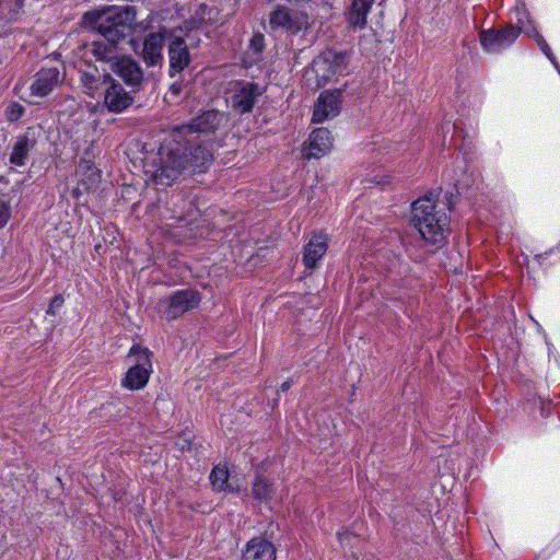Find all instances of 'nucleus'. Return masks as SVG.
Returning a JSON list of instances; mask_svg holds the SVG:
<instances>
[{"instance_id":"1","label":"nucleus","mask_w":560,"mask_h":560,"mask_svg":"<svg viewBox=\"0 0 560 560\" xmlns=\"http://www.w3.org/2000/svg\"><path fill=\"white\" fill-rule=\"evenodd\" d=\"M82 23L84 27L97 31L104 37L92 44V54L98 60L114 66V61L119 59L115 51L116 45L126 38L128 31L136 23V10L127 5L92 11L84 14Z\"/></svg>"},{"instance_id":"2","label":"nucleus","mask_w":560,"mask_h":560,"mask_svg":"<svg viewBox=\"0 0 560 560\" xmlns=\"http://www.w3.org/2000/svg\"><path fill=\"white\" fill-rule=\"evenodd\" d=\"M438 195L428 192L412 203V222L429 243L441 245L445 241L448 218L438 209Z\"/></svg>"},{"instance_id":"3","label":"nucleus","mask_w":560,"mask_h":560,"mask_svg":"<svg viewBox=\"0 0 560 560\" xmlns=\"http://www.w3.org/2000/svg\"><path fill=\"white\" fill-rule=\"evenodd\" d=\"M187 148L177 142L163 144L147 165L145 173L158 184L168 186L189 174Z\"/></svg>"},{"instance_id":"4","label":"nucleus","mask_w":560,"mask_h":560,"mask_svg":"<svg viewBox=\"0 0 560 560\" xmlns=\"http://www.w3.org/2000/svg\"><path fill=\"white\" fill-rule=\"evenodd\" d=\"M152 352L139 345L131 347L128 358L133 361L121 381V386L129 390L142 389L149 382L152 373Z\"/></svg>"},{"instance_id":"5","label":"nucleus","mask_w":560,"mask_h":560,"mask_svg":"<svg viewBox=\"0 0 560 560\" xmlns=\"http://www.w3.org/2000/svg\"><path fill=\"white\" fill-rule=\"evenodd\" d=\"M201 295L196 290H179L172 295L160 300L159 312L168 320L176 319L183 314L196 308Z\"/></svg>"},{"instance_id":"6","label":"nucleus","mask_w":560,"mask_h":560,"mask_svg":"<svg viewBox=\"0 0 560 560\" xmlns=\"http://www.w3.org/2000/svg\"><path fill=\"white\" fill-rule=\"evenodd\" d=\"M347 65L346 52L327 50L313 61L312 72L317 77L318 84H322L334 75L341 74L347 69Z\"/></svg>"},{"instance_id":"7","label":"nucleus","mask_w":560,"mask_h":560,"mask_svg":"<svg viewBox=\"0 0 560 560\" xmlns=\"http://www.w3.org/2000/svg\"><path fill=\"white\" fill-rule=\"evenodd\" d=\"M101 94L104 96V104L106 108L114 113L125 110L133 102L132 96L126 92L119 83L115 82L109 74L103 75L98 95Z\"/></svg>"},{"instance_id":"8","label":"nucleus","mask_w":560,"mask_h":560,"mask_svg":"<svg viewBox=\"0 0 560 560\" xmlns=\"http://www.w3.org/2000/svg\"><path fill=\"white\" fill-rule=\"evenodd\" d=\"M521 30L513 25H508L502 30L490 28L481 31L479 34L480 43L488 52H499L512 45L518 37Z\"/></svg>"},{"instance_id":"9","label":"nucleus","mask_w":560,"mask_h":560,"mask_svg":"<svg viewBox=\"0 0 560 560\" xmlns=\"http://www.w3.org/2000/svg\"><path fill=\"white\" fill-rule=\"evenodd\" d=\"M261 94L258 85L253 83H236L230 96L231 106L240 114L250 112L257 96Z\"/></svg>"},{"instance_id":"10","label":"nucleus","mask_w":560,"mask_h":560,"mask_svg":"<svg viewBox=\"0 0 560 560\" xmlns=\"http://www.w3.org/2000/svg\"><path fill=\"white\" fill-rule=\"evenodd\" d=\"M340 104V91L323 92L314 105L313 122H323L325 119L336 117L339 114Z\"/></svg>"},{"instance_id":"11","label":"nucleus","mask_w":560,"mask_h":560,"mask_svg":"<svg viewBox=\"0 0 560 560\" xmlns=\"http://www.w3.org/2000/svg\"><path fill=\"white\" fill-rule=\"evenodd\" d=\"M332 148V138L330 131L326 128L315 129L308 142L304 143L302 148V156L304 159H319L327 154Z\"/></svg>"},{"instance_id":"12","label":"nucleus","mask_w":560,"mask_h":560,"mask_svg":"<svg viewBox=\"0 0 560 560\" xmlns=\"http://www.w3.org/2000/svg\"><path fill=\"white\" fill-rule=\"evenodd\" d=\"M270 25L298 33L308 26V18L301 12H290L287 8H278L270 14Z\"/></svg>"},{"instance_id":"13","label":"nucleus","mask_w":560,"mask_h":560,"mask_svg":"<svg viewBox=\"0 0 560 560\" xmlns=\"http://www.w3.org/2000/svg\"><path fill=\"white\" fill-rule=\"evenodd\" d=\"M164 37V32L149 33L144 37L140 56L147 67L162 66Z\"/></svg>"},{"instance_id":"14","label":"nucleus","mask_w":560,"mask_h":560,"mask_svg":"<svg viewBox=\"0 0 560 560\" xmlns=\"http://www.w3.org/2000/svg\"><path fill=\"white\" fill-rule=\"evenodd\" d=\"M60 82V71L57 68H43L35 74L30 86L31 96L43 98L51 93Z\"/></svg>"},{"instance_id":"15","label":"nucleus","mask_w":560,"mask_h":560,"mask_svg":"<svg viewBox=\"0 0 560 560\" xmlns=\"http://www.w3.org/2000/svg\"><path fill=\"white\" fill-rule=\"evenodd\" d=\"M170 74L174 77L186 69L191 57L189 54L187 39L183 37H173L168 44Z\"/></svg>"},{"instance_id":"16","label":"nucleus","mask_w":560,"mask_h":560,"mask_svg":"<svg viewBox=\"0 0 560 560\" xmlns=\"http://www.w3.org/2000/svg\"><path fill=\"white\" fill-rule=\"evenodd\" d=\"M112 70L119 75L124 82L133 88L138 89L143 81V72L137 61L127 56H121L119 59L114 61Z\"/></svg>"},{"instance_id":"17","label":"nucleus","mask_w":560,"mask_h":560,"mask_svg":"<svg viewBox=\"0 0 560 560\" xmlns=\"http://www.w3.org/2000/svg\"><path fill=\"white\" fill-rule=\"evenodd\" d=\"M328 248V237L325 234H314L304 246L303 262L306 268L313 269L323 258Z\"/></svg>"},{"instance_id":"18","label":"nucleus","mask_w":560,"mask_h":560,"mask_svg":"<svg viewBox=\"0 0 560 560\" xmlns=\"http://www.w3.org/2000/svg\"><path fill=\"white\" fill-rule=\"evenodd\" d=\"M242 560H276V549L270 541L256 537L247 542Z\"/></svg>"},{"instance_id":"19","label":"nucleus","mask_w":560,"mask_h":560,"mask_svg":"<svg viewBox=\"0 0 560 560\" xmlns=\"http://www.w3.org/2000/svg\"><path fill=\"white\" fill-rule=\"evenodd\" d=\"M375 0H352L347 21L352 30H362L366 25V16Z\"/></svg>"},{"instance_id":"20","label":"nucleus","mask_w":560,"mask_h":560,"mask_svg":"<svg viewBox=\"0 0 560 560\" xmlns=\"http://www.w3.org/2000/svg\"><path fill=\"white\" fill-rule=\"evenodd\" d=\"M212 161V153L203 145L196 148H187V166L189 174L195 172H203Z\"/></svg>"},{"instance_id":"21","label":"nucleus","mask_w":560,"mask_h":560,"mask_svg":"<svg viewBox=\"0 0 560 560\" xmlns=\"http://www.w3.org/2000/svg\"><path fill=\"white\" fill-rule=\"evenodd\" d=\"M221 119L219 112L208 110L195 118L188 128L194 132H211L217 129Z\"/></svg>"},{"instance_id":"22","label":"nucleus","mask_w":560,"mask_h":560,"mask_svg":"<svg viewBox=\"0 0 560 560\" xmlns=\"http://www.w3.org/2000/svg\"><path fill=\"white\" fill-rule=\"evenodd\" d=\"M210 481L215 491L237 492L240 487L229 481V470L224 466H215L210 474Z\"/></svg>"},{"instance_id":"23","label":"nucleus","mask_w":560,"mask_h":560,"mask_svg":"<svg viewBox=\"0 0 560 560\" xmlns=\"http://www.w3.org/2000/svg\"><path fill=\"white\" fill-rule=\"evenodd\" d=\"M23 0H0V21L13 22L22 11Z\"/></svg>"},{"instance_id":"24","label":"nucleus","mask_w":560,"mask_h":560,"mask_svg":"<svg viewBox=\"0 0 560 560\" xmlns=\"http://www.w3.org/2000/svg\"><path fill=\"white\" fill-rule=\"evenodd\" d=\"M252 493L256 500L267 502L271 500L273 494L272 483L268 479L259 476L252 485Z\"/></svg>"},{"instance_id":"25","label":"nucleus","mask_w":560,"mask_h":560,"mask_svg":"<svg viewBox=\"0 0 560 560\" xmlns=\"http://www.w3.org/2000/svg\"><path fill=\"white\" fill-rule=\"evenodd\" d=\"M32 148L31 142L27 138H21L16 141L10 155L11 164L22 166L25 164L28 152Z\"/></svg>"},{"instance_id":"26","label":"nucleus","mask_w":560,"mask_h":560,"mask_svg":"<svg viewBox=\"0 0 560 560\" xmlns=\"http://www.w3.org/2000/svg\"><path fill=\"white\" fill-rule=\"evenodd\" d=\"M212 9L207 7L206 4H200L199 8L195 12V16L192 18V27H199L203 23H210L213 21L211 15Z\"/></svg>"},{"instance_id":"27","label":"nucleus","mask_w":560,"mask_h":560,"mask_svg":"<svg viewBox=\"0 0 560 560\" xmlns=\"http://www.w3.org/2000/svg\"><path fill=\"white\" fill-rule=\"evenodd\" d=\"M82 82L84 86L86 88V93L91 96L95 97L97 94H100L101 90V83L97 84V80L93 74L84 73L82 75Z\"/></svg>"},{"instance_id":"28","label":"nucleus","mask_w":560,"mask_h":560,"mask_svg":"<svg viewBox=\"0 0 560 560\" xmlns=\"http://www.w3.org/2000/svg\"><path fill=\"white\" fill-rule=\"evenodd\" d=\"M5 113L10 121H16L24 114V107L19 103H11Z\"/></svg>"},{"instance_id":"29","label":"nucleus","mask_w":560,"mask_h":560,"mask_svg":"<svg viewBox=\"0 0 560 560\" xmlns=\"http://www.w3.org/2000/svg\"><path fill=\"white\" fill-rule=\"evenodd\" d=\"M65 303V299L62 295L58 294V295H55L47 308V314L48 315H56L57 312L60 310V307L63 305Z\"/></svg>"},{"instance_id":"30","label":"nucleus","mask_w":560,"mask_h":560,"mask_svg":"<svg viewBox=\"0 0 560 560\" xmlns=\"http://www.w3.org/2000/svg\"><path fill=\"white\" fill-rule=\"evenodd\" d=\"M250 48L256 52H261L264 49V36L256 34L250 39Z\"/></svg>"},{"instance_id":"31","label":"nucleus","mask_w":560,"mask_h":560,"mask_svg":"<svg viewBox=\"0 0 560 560\" xmlns=\"http://www.w3.org/2000/svg\"><path fill=\"white\" fill-rule=\"evenodd\" d=\"M10 218V208L5 201L0 199V228H2Z\"/></svg>"},{"instance_id":"32","label":"nucleus","mask_w":560,"mask_h":560,"mask_svg":"<svg viewBox=\"0 0 560 560\" xmlns=\"http://www.w3.org/2000/svg\"><path fill=\"white\" fill-rule=\"evenodd\" d=\"M186 203L188 206V209L185 211V209H184L185 206L179 210L174 209V217H172L171 219H175L176 221L179 222V221L185 220V213H187V215H190L192 212V205H191V202H186Z\"/></svg>"},{"instance_id":"33","label":"nucleus","mask_w":560,"mask_h":560,"mask_svg":"<svg viewBox=\"0 0 560 560\" xmlns=\"http://www.w3.org/2000/svg\"><path fill=\"white\" fill-rule=\"evenodd\" d=\"M537 43L540 46L541 50L548 56L549 51H550V48L547 45V43L545 42V39L541 36H538L537 37Z\"/></svg>"},{"instance_id":"34","label":"nucleus","mask_w":560,"mask_h":560,"mask_svg":"<svg viewBox=\"0 0 560 560\" xmlns=\"http://www.w3.org/2000/svg\"><path fill=\"white\" fill-rule=\"evenodd\" d=\"M170 91L174 94V95H179L180 92H182V85L180 84H177V83H173L170 88Z\"/></svg>"},{"instance_id":"35","label":"nucleus","mask_w":560,"mask_h":560,"mask_svg":"<svg viewBox=\"0 0 560 560\" xmlns=\"http://www.w3.org/2000/svg\"><path fill=\"white\" fill-rule=\"evenodd\" d=\"M445 198H446V201H447V208H448V210H451L454 207V203H455L454 196H453V194H450V195H446Z\"/></svg>"},{"instance_id":"36","label":"nucleus","mask_w":560,"mask_h":560,"mask_svg":"<svg viewBox=\"0 0 560 560\" xmlns=\"http://www.w3.org/2000/svg\"><path fill=\"white\" fill-rule=\"evenodd\" d=\"M290 386H291L290 382H289V381H287V382H284V383H282V384H281L280 389H281L282 392H285V390H288V389L290 388Z\"/></svg>"}]
</instances>
